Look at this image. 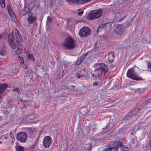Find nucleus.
Wrapping results in <instances>:
<instances>
[{"label": "nucleus", "mask_w": 151, "mask_h": 151, "mask_svg": "<svg viewBox=\"0 0 151 151\" xmlns=\"http://www.w3.org/2000/svg\"><path fill=\"white\" fill-rule=\"evenodd\" d=\"M28 12V17H33L32 15L33 14L32 12Z\"/></svg>", "instance_id": "38"}, {"label": "nucleus", "mask_w": 151, "mask_h": 151, "mask_svg": "<svg viewBox=\"0 0 151 151\" xmlns=\"http://www.w3.org/2000/svg\"><path fill=\"white\" fill-rule=\"evenodd\" d=\"M131 25L130 22H128L126 21L124 24L117 25L115 28V32L117 35H120L122 34L124 28L128 27Z\"/></svg>", "instance_id": "3"}, {"label": "nucleus", "mask_w": 151, "mask_h": 151, "mask_svg": "<svg viewBox=\"0 0 151 151\" xmlns=\"http://www.w3.org/2000/svg\"><path fill=\"white\" fill-rule=\"evenodd\" d=\"M76 76L78 78H81V75L80 74L78 73H76Z\"/></svg>", "instance_id": "42"}, {"label": "nucleus", "mask_w": 151, "mask_h": 151, "mask_svg": "<svg viewBox=\"0 0 151 151\" xmlns=\"http://www.w3.org/2000/svg\"><path fill=\"white\" fill-rule=\"evenodd\" d=\"M7 86V84L6 83L0 84V99L1 97L2 93L5 91Z\"/></svg>", "instance_id": "15"}, {"label": "nucleus", "mask_w": 151, "mask_h": 151, "mask_svg": "<svg viewBox=\"0 0 151 151\" xmlns=\"http://www.w3.org/2000/svg\"><path fill=\"white\" fill-rule=\"evenodd\" d=\"M106 26V25L102 24L100 25L98 28L96 32H98L99 31H101L102 29H104V27Z\"/></svg>", "instance_id": "26"}, {"label": "nucleus", "mask_w": 151, "mask_h": 151, "mask_svg": "<svg viewBox=\"0 0 151 151\" xmlns=\"http://www.w3.org/2000/svg\"><path fill=\"white\" fill-rule=\"evenodd\" d=\"M17 48L18 49L16 51V53L17 54L19 55L20 53H21L23 47H19Z\"/></svg>", "instance_id": "28"}, {"label": "nucleus", "mask_w": 151, "mask_h": 151, "mask_svg": "<svg viewBox=\"0 0 151 151\" xmlns=\"http://www.w3.org/2000/svg\"><path fill=\"white\" fill-rule=\"evenodd\" d=\"M8 40L10 47L13 49L16 48V45H14V34L12 32H10L8 35Z\"/></svg>", "instance_id": "8"}, {"label": "nucleus", "mask_w": 151, "mask_h": 151, "mask_svg": "<svg viewBox=\"0 0 151 151\" xmlns=\"http://www.w3.org/2000/svg\"><path fill=\"white\" fill-rule=\"evenodd\" d=\"M128 77L133 80L137 81H141L143 80L142 78L138 76L137 73L132 69H129L128 70L127 73Z\"/></svg>", "instance_id": "4"}, {"label": "nucleus", "mask_w": 151, "mask_h": 151, "mask_svg": "<svg viewBox=\"0 0 151 151\" xmlns=\"http://www.w3.org/2000/svg\"><path fill=\"white\" fill-rule=\"evenodd\" d=\"M27 135L24 132H21L18 133L16 135V139L17 140L21 142H25L27 140Z\"/></svg>", "instance_id": "7"}, {"label": "nucleus", "mask_w": 151, "mask_h": 151, "mask_svg": "<svg viewBox=\"0 0 151 151\" xmlns=\"http://www.w3.org/2000/svg\"><path fill=\"white\" fill-rule=\"evenodd\" d=\"M52 139L50 136L45 137L43 142V145L45 148H48L52 142Z\"/></svg>", "instance_id": "9"}, {"label": "nucleus", "mask_w": 151, "mask_h": 151, "mask_svg": "<svg viewBox=\"0 0 151 151\" xmlns=\"http://www.w3.org/2000/svg\"><path fill=\"white\" fill-rule=\"evenodd\" d=\"M19 60L20 61H21V65H22V64H23V63H24V60L23 58L22 57H19L18 58Z\"/></svg>", "instance_id": "36"}, {"label": "nucleus", "mask_w": 151, "mask_h": 151, "mask_svg": "<svg viewBox=\"0 0 151 151\" xmlns=\"http://www.w3.org/2000/svg\"><path fill=\"white\" fill-rule=\"evenodd\" d=\"M111 85H113V84H112V81H111L109 82L107 85L106 86L107 88H109Z\"/></svg>", "instance_id": "37"}, {"label": "nucleus", "mask_w": 151, "mask_h": 151, "mask_svg": "<svg viewBox=\"0 0 151 151\" xmlns=\"http://www.w3.org/2000/svg\"><path fill=\"white\" fill-rule=\"evenodd\" d=\"M150 146L151 147V141L150 142Z\"/></svg>", "instance_id": "51"}, {"label": "nucleus", "mask_w": 151, "mask_h": 151, "mask_svg": "<svg viewBox=\"0 0 151 151\" xmlns=\"http://www.w3.org/2000/svg\"><path fill=\"white\" fill-rule=\"evenodd\" d=\"M145 89L144 88H138L136 89L135 90V93H141V92H142L143 91H144V90H145Z\"/></svg>", "instance_id": "25"}, {"label": "nucleus", "mask_w": 151, "mask_h": 151, "mask_svg": "<svg viewBox=\"0 0 151 151\" xmlns=\"http://www.w3.org/2000/svg\"><path fill=\"white\" fill-rule=\"evenodd\" d=\"M113 144L116 145L119 147H120L124 151H128L129 148L127 146H125L123 145L121 142L119 141L114 142Z\"/></svg>", "instance_id": "13"}, {"label": "nucleus", "mask_w": 151, "mask_h": 151, "mask_svg": "<svg viewBox=\"0 0 151 151\" xmlns=\"http://www.w3.org/2000/svg\"><path fill=\"white\" fill-rule=\"evenodd\" d=\"M83 11H82L80 12H78L77 13L78 15L79 16H81V15L83 14Z\"/></svg>", "instance_id": "39"}, {"label": "nucleus", "mask_w": 151, "mask_h": 151, "mask_svg": "<svg viewBox=\"0 0 151 151\" xmlns=\"http://www.w3.org/2000/svg\"><path fill=\"white\" fill-rule=\"evenodd\" d=\"M147 67L148 69H149L150 68H151V63L149 62H147Z\"/></svg>", "instance_id": "41"}, {"label": "nucleus", "mask_w": 151, "mask_h": 151, "mask_svg": "<svg viewBox=\"0 0 151 151\" xmlns=\"http://www.w3.org/2000/svg\"><path fill=\"white\" fill-rule=\"evenodd\" d=\"M131 134H132V133H131Z\"/></svg>", "instance_id": "57"}, {"label": "nucleus", "mask_w": 151, "mask_h": 151, "mask_svg": "<svg viewBox=\"0 0 151 151\" xmlns=\"http://www.w3.org/2000/svg\"><path fill=\"white\" fill-rule=\"evenodd\" d=\"M91 33L90 29L87 27H83L81 28L79 32V35L82 37H87L90 35Z\"/></svg>", "instance_id": "6"}, {"label": "nucleus", "mask_w": 151, "mask_h": 151, "mask_svg": "<svg viewBox=\"0 0 151 151\" xmlns=\"http://www.w3.org/2000/svg\"><path fill=\"white\" fill-rule=\"evenodd\" d=\"M26 7H25L24 8L23 10L24 11H25L26 10Z\"/></svg>", "instance_id": "50"}, {"label": "nucleus", "mask_w": 151, "mask_h": 151, "mask_svg": "<svg viewBox=\"0 0 151 151\" xmlns=\"http://www.w3.org/2000/svg\"><path fill=\"white\" fill-rule=\"evenodd\" d=\"M7 9L11 18L15 23H17L18 22V20L11 9L10 6L9 5H7Z\"/></svg>", "instance_id": "10"}, {"label": "nucleus", "mask_w": 151, "mask_h": 151, "mask_svg": "<svg viewBox=\"0 0 151 151\" xmlns=\"http://www.w3.org/2000/svg\"><path fill=\"white\" fill-rule=\"evenodd\" d=\"M139 109H131L130 111L126 115L124 118L123 119L125 121L128 119V117L132 116L133 115L139 112Z\"/></svg>", "instance_id": "11"}, {"label": "nucleus", "mask_w": 151, "mask_h": 151, "mask_svg": "<svg viewBox=\"0 0 151 151\" xmlns=\"http://www.w3.org/2000/svg\"><path fill=\"white\" fill-rule=\"evenodd\" d=\"M85 77V76H83V75L81 76V77Z\"/></svg>", "instance_id": "52"}, {"label": "nucleus", "mask_w": 151, "mask_h": 151, "mask_svg": "<svg viewBox=\"0 0 151 151\" xmlns=\"http://www.w3.org/2000/svg\"><path fill=\"white\" fill-rule=\"evenodd\" d=\"M1 141H0V143H1Z\"/></svg>", "instance_id": "58"}, {"label": "nucleus", "mask_w": 151, "mask_h": 151, "mask_svg": "<svg viewBox=\"0 0 151 151\" xmlns=\"http://www.w3.org/2000/svg\"><path fill=\"white\" fill-rule=\"evenodd\" d=\"M103 151H111L110 147L107 148L105 150H104Z\"/></svg>", "instance_id": "46"}, {"label": "nucleus", "mask_w": 151, "mask_h": 151, "mask_svg": "<svg viewBox=\"0 0 151 151\" xmlns=\"http://www.w3.org/2000/svg\"><path fill=\"white\" fill-rule=\"evenodd\" d=\"M135 141V139L134 138H132L131 140V142H132L133 144L134 143Z\"/></svg>", "instance_id": "47"}, {"label": "nucleus", "mask_w": 151, "mask_h": 151, "mask_svg": "<svg viewBox=\"0 0 151 151\" xmlns=\"http://www.w3.org/2000/svg\"><path fill=\"white\" fill-rule=\"evenodd\" d=\"M70 89L72 91H77V89L75 86H71Z\"/></svg>", "instance_id": "30"}, {"label": "nucleus", "mask_w": 151, "mask_h": 151, "mask_svg": "<svg viewBox=\"0 0 151 151\" xmlns=\"http://www.w3.org/2000/svg\"><path fill=\"white\" fill-rule=\"evenodd\" d=\"M145 106L146 108H148V109H150L151 108V98L147 100L145 103Z\"/></svg>", "instance_id": "18"}, {"label": "nucleus", "mask_w": 151, "mask_h": 151, "mask_svg": "<svg viewBox=\"0 0 151 151\" xmlns=\"http://www.w3.org/2000/svg\"><path fill=\"white\" fill-rule=\"evenodd\" d=\"M92 146V144L89 143L86 145L85 148L86 150H87V151H91Z\"/></svg>", "instance_id": "23"}, {"label": "nucleus", "mask_w": 151, "mask_h": 151, "mask_svg": "<svg viewBox=\"0 0 151 151\" xmlns=\"http://www.w3.org/2000/svg\"><path fill=\"white\" fill-rule=\"evenodd\" d=\"M127 15L126 14L124 16L122 13L118 12L115 14L114 18L116 20H117V22H120L125 18Z\"/></svg>", "instance_id": "12"}, {"label": "nucleus", "mask_w": 151, "mask_h": 151, "mask_svg": "<svg viewBox=\"0 0 151 151\" xmlns=\"http://www.w3.org/2000/svg\"><path fill=\"white\" fill-rule=\"evenodd\" d=\"M37 145V143L36 142H35V143H34V144H33V145H32L31 147L32 148H34Z\"/></svg>", "instance_id": "43"}, {"label": "nucleus", "mask_w": 151, "mask_h": 151, "mask_svg": "<svg viewBox=\"0 0 151 151\" xmlns=\"http://www.w3.org/2000/svg\"><path fill=\"white\" fill-rule=\"evenodd\" d=\"M52 21V18L50 16H48L47 20V23L51 22Z\"/></svg>", "instance_id": "35"}, {"label": "nucleus", "mask_w": 151, "mask_h": 151, "mask_svg": "<svg viewBox=\"0 0 151 151\" xmlns=\"http://www.w3.org/2000/svg\"><path fill=\"white\" fill-rule=\"evenodd\" d=\"M28 118H29V117H27V119H28Z\"/></svg>", "instance_id": "56"}, {"label": "nucleus", "mask_w": 151, "mask_h": 151, "mask_svg": "<svg viewBox=\"0 0 151 151\" xmlns=\"http://www.w3.org/2000/svg\"><path fill=\"white\" fill-rule=\"evenodd\" d=\"M90 129L89 127L88 126H86L85 129H83V135L85 136H87L88 133L90 132Z\"/></svg>", "instance_id": "20"}, {"label": "nucleus", "mask_w": 151, "mask_h": 151, "mask_svg": "<svg viewBox=\"0 0 151 151\" xmlns=\"http://www.w3.org/2000/svg\"><path fill=\"white\" fill-rule=\"evenodd\" d=\"M84 0H67L68 3L82 4L84 3Z\"/></svg>", "instance_id": "16"}, {"label": "nucleus", "mask_w": 151, "mask_h": 151, "mask_svg": "<svg viewBox=\"0 0 151 151\" xmlns=\"http://www.w3.org/2000/svg\"><path fill=\"white\" fill-rule=\"evenodd\" d=\"M86 62H85V63H85V64H86Z\"/></svg>", "instance_id": "59"}, {"label": "nucleus", "mask_w": 151, "mask_h": 151, "mask_svg": "<svg viewBox=\"0 0 151 151\" xmlns=\"http://www.w3.org/2000/svg\"><path fill=\"white\" fill-rule=\"evenodd\" d=\"M16 149L17 151H24L23 148L21 146H18Z\"/></svg>", "instance_id": "33"}, {"label": "nucleus", "mask_w": 151, "mask_h": 151, "mask_svg": "<svg viewBox=\"0 0 151 151\" xmlns=\"http://www.w3.org/2000/svg\"><path fill=\"white\" fill-rule=\"evenodd\" d=\"M29 59H31L32 61H34L35 59L33 55L32 54H29L27 56Z\"/></svg>", "instance_id": "31"}, {"label": "nucleus", "mask_w": 151, "mask_h": 151, "mask_svg": "<svg viewBox=\"0 0 151 151\" xmlns=\"http://www.w3.org/2000/svg\"><path fill=\"white\" fill-rule=\"evenodd\" d=\"M88 54V52H87L84 54L82 55L81 57L78 58L76 61V64L77 65H80L87 56Z\"/></svg>", "instance_id": "14"}, {"label": "nucleus", "mask_w": 151, "mask_h": 151, "mask_svg": "<svg viewBox=\"0 0 151 151\" xmlns=\"http://www.w3.org/2000/svg\"><path fill=\"white\" fill-rule=\"evenodd\" d=\"M12 132H11L10 133V134L11 135L12 134Z\"/></svg>", "instance_id": "53"}, {"label": "nucleus", "mask_w": 151, "mask_h": 151, "mask_svg": "<svg viewBox=\"0 0 151 151\" xmlns=\"http://www.w3.org/2000/svg\"><path fill=\"white\" fill-rule=\"evenodd\" d=\"M36 17H28L27 18V20L30 24H32L36 20Z\"/></svg>", "instance_id": "22"}, {"label": "nucleus", "mask_w": 151, "mask_h": 151, "mask_svg": "<svg viewBox=\"0 0 151 151\" xmlns=\"http://www.w3.org/2000/svg\"><path fill=\"white\" fill-rule=\"evenodd\" d=\"M7 137H5V139H7Z\"/></svg>", "instance_id": "54"}, {"label": "nucleus", "mask_w": 151, "mask_h": 151, "mask_svg": "<svg viewBox=\"0 0 151 151\" xmlns=\"http://www.w3.org/2000/svg\"><path fill=\"white\" fill-rule=\"evenodd\" d=\"M98 84V83L97 82H93V85L94 86H97Z\"/></svg>", "instance_id": "40"}, {"label": "nucleus", "mask_w": 151, "mask_h": 151, "mask_svg": "<svg viewBox=\"0 0 151 151\" xmlns=\"http://www.w3.org/2000/svg\"><path fill=\"white\" fill-rule=\"evenodd\" d=\"M76 46L74 40L72 37L67 36V49L71 50L75 48Z\"/></svg>", "instance_id": "5"}, {"label": "nucleus", "mask_w": 151, "mask_h": 151, "mask_svg": "<svg viewBox=\"0 0 151 151\" xmlns=\"http://www.w3.org/2000/svg\"><path fill=\"white\" fill-rule=\"evenodd\" d=\"M68 21H70V19H68Z\"/></svg>", "instance_id": "55"}, {"label": "nucleus", "mask_w": 151, "mask_h": 151, "mask_svg": "<svg viewBox=\"0 0 151 151\" xmlns=\"http://www.w3.org/2000/svg\"><path fill=\"white\" fill-rule=\"evenodd\" d=\"M23 68L24 69H26L27 68V66L26 65L23 64Z\"/></svg>", "instance_id": "44"}, {"label": "nucleus", "mask_w": 151, "mask_h": 151, "mask_svg": "<svg viewBox=\"0 0 151 151\" xmlns=\"http://www.w3.org/2000/svg\"><path fill=\"white\" fill-rule=\"evenodd\" d=\"M80 112L82 114H85L86 113V109L84 108H82L80 110Z\"/></svg>", "instance_id": "34"}, {"label": "nucleus", "mask_w": 151, "mask_h": 151, "mask_svg": "<svg viewBox=\"0 0 151 151\" xmlns=\"http://www.w3.org/2000/svg\"><path fill=\"white\" fill-rule=\"evenodd\" d=\"M6 53V51L4 48L0 49V55H4Z\"/></svg>", "instance_id": "29"}, {"label": "nucleus", "mask_w": 151, "mask_h": 151, "mask_svg": "<svg viewBox=\"0 0 151 151\" xmlns=\"http://www.w3.org/2000/svg\"><path fill=\"white\" fill-rule=\"evenodd\" d=\"M103 13V10L100 9L92 11L88 15L87 18L90 20L98 18L102 15Z\"/></svg>", "instance_id": "2"}, {"label": "nucleus", "mask_w": 151, "mask_h": 151, "mask_svg": "<svg viewBox=\"0 0 151 151\" xmlns=\"http://www.w3.org/2000/svg\"><path fill=\"white\" fill-rule=\"evenodd\" d=\"M25 77L27 79H31L32 78V73L30 70H29L26 72Z\"/></svg>", "instance_id": "19"}, {"label": "nucleus", "mask_w": 151, "mask_h": 151, "mask_svg": "<svg viewBox=\"0 0 151 151\" xmlns=\"http://www.w3.org/2000/svg\"><path fill=\"white\" fill-rule=\"evenodd\" d=\"M114 145L115 146L114 147H110L111 151H118V147H119L117 146L116 145Z\"/></svg>", "instance_id": "27"}, {"label": "nucleus", "mask_w": 151, "mask_h": 151, "mask_svg": "<svg viewBox=\"0 0 151 151\" xmlns=\"http://www.w3.org/2000/svg\"><path fill=\"white\" fill-rule=\"evenodd\" d=\"M63 46L65 48L66 47V40H65V42L63 44Z\"/></svg>", "instance_id": "48"}, {"label": "nucleus", "mask_w": 151, "mask_h": 151, "mask_svg": "<svg viewBox=\"0 0 151 151\" xmlns=\"http://www.w3.org/2000/svg\"><path fill=\"white\" fill-rule=\"evenodd\" d=\"M22 39L21 38L20 39H16V41L15 42L16 46H17V48L19 47H22V46L20 42L22 41Z\"/></svg>", "instance_id": "21"}, {"label": "nucleus", "mask_w": 151, "mask_h": 151, "mask_svg": "<svg viewBox=\"0 0 151 151\" xmlns=\"http://www.w3.org/2000/svg\"><path fill=\"white\" fill-rule=\"evenodd\" d=\"M38 138H37L36 140V141L35 142H36L37 143V142H38Z\"/></svg>", "instance_id": "49"}, {"label": "nucleus", "mask_w": 151, "mask_h": 151, "mask_svg": "<svg viewBox=\"0 0 151 151\" xmlns=\"http://www.w3.org/2000/svg\"><path fill=\"white\" fill-rule=\"evenodd\" d=\"M0 4L2 7H4L5 6V0H0Z\"/></svg>", "instance_id": "32"}, {"label": "nucleus", "mask_w": 151, "mask_h": 151, "mask_svg": "<svg viewBox=\"0 0 151 151\" xmlns=\"http://www.w3.org/2000/svg\"><path fill=\"white\" fill-rule=\"evenodd\" d=\"M15 31V35L16 37V39H20L22 38L21 36L19 35V32L17 29H16Z\"/></svg>", "instance_id": "24"}, {"label": "nucleus", "mask_w": 151, "mask_h": 151, "mask_svg": "<svg viewBox=\"0 0 151 151\" xmlns=\"http://www.w3.org/2000/svg\"><path fill=\"white\" fill-rule=\"evenodd\" d=\"M14 91L17 92H19V88H16V89H14Z\"/></svg>", "instance_id": "45"}, {"label": "nucleus", "mask_w": 151, "mask_h": 151, "mask_svg": "<svg viewBox=\"0 0 151 151\" xmlns=\"http://www.w3.org/2000/svg\"><path fill=\"white\" fill-rule=\"evenodd\" d=\"M115 58L114 54L113 52L110 53L108 55V59L109 62L111 63Z\"/></svg>", "instance_id": "17"}, {"label": "nucleus", "mask_w": 151, "mask_h": 151, "mask_svg": "<svg viewBox=\"0 0 151 151\" xmlns=\"http://www.w3.org/2000/svg\"><path fill=\"white\" fill-rule=\"evenodd\" d=\"M108 68L107 66L104 63L100 64L98 67L94 71L92 74L93 76L100 77L101 76H104L105 73L107 71Z\"/></svg>", "instance_id": "1"}]
</instances>
